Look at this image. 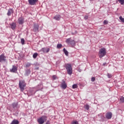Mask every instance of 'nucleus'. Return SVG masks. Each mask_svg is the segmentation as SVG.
Wrapping results in <instances>:
<instances>
[{
    "mask_svg": "<svg viewBox=\"0 0 124 124\" xmlns=\"http://www.w3.org/2000/svg\"><path fill=\"white\" fill-rule=\"evenodd\" d=\"M88 18H89V16H85L84 17V18L85 19V20H88Z\"/></svg>",
    "mask_w": 124,
    "mask_h": 124,
    "instance_id": "72a5a7b5",
    "label": "nucleus"
},
{
    "mask_svg": "<svg viewBox=\"0 0 124 124\" xmlns=\"http://www.w3.org/2000/svg\"><path fill=\"white\" fill-rule=\"evenodd\" d=\"M49 51V48H47V52H48Z\"/></svg>",
    "mask_w": 124,
    "mask_h": 124,
    "instance_id": "c9c22d12",
    "label": "nucleus"
},
{
    "mask_svg": "<svg viewBox=\"0 0 124 124\" xmlns=\"http://www.w3.org/2000/svg\"><path fill=\"white\" fill-rule=\"evenodd\" d=\"M62 45L61 44H58L57 46V48L58 49H61V48H62Z\"/></svg>",
    "mask_w": 124,
    "mask_h": 124,
    "instance_id": "6ab92c4d",
    "label": "nucleus"
},
{
    "mask_svg": "<svg viewBox=\"0 0 124 124\" xmlns=\"http://www.w3.org/2000/svg\"><path fill=\"white\" fill-rule=\"evenodd\" d=\"M77 84H74L72 86L73 89H77Z\"/></svg>",
    "mask_w": 124,
    "mask_h": 124,
    "instance_id": "c85d7f7f",
    "label": "nucleus"
},
{
    "mask_svg": "<svg viewBox=\"0 0 124 124\" xmlns=\"http://www.w3.org/2000/svg\"><path fill=\"white\" fill-rule=\"evenodd\" d=\"M99 57L101 59L106 55V49L105 48H102L99 51Z\"/></svg>",
    "mask_w": 124,
    "mask_h": 124,
    "instance_id": "f03ea898",
    "label": "nucleus"
},
{
    "mask_svg": "<svg viewBox=\"0 0 124 124\" xmlns=\"http://www.w3.org/2000/svg\"><path fill=\"white\" fill-rule=\"evenodd\" d=\"M64 67L66 68V71L69 75L72 74V65L70 63H65Z\"/></svg>",
    "mask_w": 124,
    "mask_h": 124,
    "instance_id": "f257e3e1",
    "label": "nucleus"
},
{
    "mask_svg": "<svg viewBox=\"0 0 124 124\" xmlns=\"http://www.w3.org/2000/svg\"><path fill=\"white\" fill-rule=\"evenodd\" d=\"M21 44H22V45H24V43H25V40L24 39H21Z\"/></svg>",
    "mask_w": 124,
    "mask_h": 124,
    "instance_id": "bb28decb",
    "label": "nucleus"
},
{
    "mask_svg": "<svg viewBox=\"0 0 124 124\" xmlns=\"http://www.w3.org/2000/svg\"><path fill=\"white\" fill-rule=\"evenodd\" d=\"M112 116H113V114L111 112H108L106 114V118L108 120H110L112 119Z\"/></svg>",
    "mask_w": 124,
    "mask_h": 124,
    "instance_id": "423d86ee",
    "label": "nucleus"
},
{
    "mask_svg": "<svg viewBox=\"0 0 124 124\" xmlns=\"http://www.w3.org/2000/svg\"><path fill=\"white\" fill-rule=\"evenodd\" d=\"M19 88L21 92H23L25 90V87H26V83L24 80H20L19 83Z\"/></svg>",
    "mask_w": 124,
    "mask_h": 124,
    "instance_id": "7ed1b4c3",
    "label": "nucleus"
},
{
    "mask_svg": "<svg viewBox=\"0 0 124 124\" xmlns=\"http://www.w3.org/2000/svg\"><path fill=\"white\" fill-rule=\"evenodd\" d=\"M118 1L122 5L124 4V0H118Z\"/></svg>",
    "mask_w": 124,
    "mask_h": 124,
    "instance_id": "393cba45",
    "label": "nucleus"
},
{
    "mask_svg": "<svg viewBox=\"0 0 124 124\" xmlns=\"http://www.w3.org/2000/svg\"><path fill=\"white\" fill-rule=\"evenodd\" d=\"M61 88L63 89V90H65L66 88H67V85L65 83V81H63V82L61 84Z\"/></svg>",
    "mask_w": 124,
    "mask_h": 124,
    "instance_id": "1a4fd4ad",
    "label": "nucleus"
},
{
    "mask_svg": "<svg viewBox=\"0 0 124 124\" xmlns=\"http://www.w3.org/2000/svg\"><path fill=\"white\" fill-rule=\"evenodd\" d=\"M66 43L67 44H70L71 45H75V41L72 39L71 38H68L66 40Z\"/></svg>",
    "mask_w": 124,
    "mask_h": 124,
    "instance_id": "39448f33",
    "label": "nucleus"
},
{
    "mask_svg": "<svg viewBox=\"0 0 124 124\" xmlns=\"http://www.w3.org/2000/svg\"><path fill=\"white\" fill-rule=\"evenodd\" d=\"M12 106L13 108H17V106H18V103H14L12 104Z\"/></svg>",
    "mask_w": 124,
    "mask_h": 124,
    "instance_id": "f3484780",
    "label": "nucleus"
},
{
    "mask_svg": "<svg viewBox=\"0 0 124 124\" xmlns=\"http://www.w3.org/2000/svg\"><path fill=\"white\" fill-rule=\"evenodd\" d=\"M86 110H89L90 109V106L88 104L84 106Z\"/></svg>",
    "mask_w": 124,
    "mask_h": 124,
    "instance_id": "412c9836",
    "label": "nucleus"
},
{
    "mask_svg": "<svg viewBox=\"0 0 124 124\" xmlns=\"http://www.w3.org/2000/svg\"><path fill=\"white\" fill-rule=\"evenodd\" d=\"M63 51L66 56H68V51L65 48H63Z\"/></svg>",
    "mask_w": 124,
    "mask_h": 124,
    "instance_id": "a211bd4d",
    "label": "nucleus"
},
{
    "mask_svg": "<svg viewBox=\"0 0 124 124\" xmlns=\"http://www.w3.org/2000/svg\"><path fill=\"white\" fill-rule=\"evenodd\" d=\"M79 72H81V70H79Z\"/></svg>",
    "mask_w": 124,
    "mask_h": 124,
    "instance_id": "e433bc0d",
    "label": "nucleus"
},
{
    "mask_svg": "<svg viewBox=\"0 0 124 124\" xmlns=\"http://www.w3.org/2000/svg\"><path fill=\"white\" fill-rule=\"evenodd\" d=\"M103 64L104 66H105V65H107V63H104Z\"/></svg>",
    "mask_w": 124,
    "mask_h": 124,
    "instance_id": "f704fd0d",
    "label": "nucleus"
},
{
    "mask_svg": "<svg viewBox=\"0 0 124 124\" xmlns=\"http://www.w3.org/2000/svg\"><path fill=\"white\" fill-rule=\"evenodd\" d=\"M31 66V63L28 62L26 64V67H30Z\"/></svg>",
    "mask_w": 124,
    "mask_h": 124,
    "instance_id": "7c9ffc66",
    "label": "nucleus"
},
{
    "mask_svg": "<svg viewBox=\"0 0 124 124\" xmlns=\"http://www.w3.org/2000/svg\"><path fill=\"white\" fill-rule=\"evenodd\" d=\"M47 124H48V122H47Z\"/></svg>",
    "mask_w": 124,
    "mask_h": 124,
    "instance_id": "4c0bfd02",
    "label": "nucleus"
},
{
    "mask_svg": "<svg viewBox=\"0 0 124 124\" xmlns=\"http://www.w3.org/2000/svg\"><path fill=\"white\" fill-rule=\"evenodd\" d=\"M91 81L92 82H94V81H95V78L92 77L91 78Z\"/></svg>",
    "mask_w": 124,
    "mask_h": 124,
    "instance_id": "c756f323",
    "label": "nucleus"
},
{
    "mask_svg": "<svg viewBox=\"0 0 124 124\" xmlns=\"http://www.w3.org/2000/svg\"><path fill=\"white\" fill-rule=\"evenodd\" d=\"M108 24V21L107 20H104V25H107Z\"/></svg>",
    "mask_w": 124,
    "mask_h": 124,
    "instance_id": "473e14b6",
    "label": "nucleus"
},
{
    "mask_svg": "<svg viewBox=\"0 0 124 124\" xmlns=\"http://www.w3.org/2000/svg\"><path fill=\"white\" fill-rule=\"evenodd\" d=\"M11 29H12V30H14L15 29V28H16V24L13 23H12L11 25Z\"/></svg>",
    "mask_w": 124,
    "mask_h": 124,
    "instance_id": "2eb2a0df",
    "label": "nucleus"
},
{
    "mask_svg": "<svg viewBox=\"0 0 124 124\" xmlns=\"http://www.w3.org/2000/svg\"><path fill=\"white\" fill-rule=\"evenodd\" d=\"M12 14H13V10L12 9H9L8 10L7 16H11Z\"/></svg>",
    "mask_w": 124,
    "mask_h": 124,
    "instance_id": "ddd939ff",
    "label": "nucleus"
},
{
    "mask_svg": "<svg viewBox=\"0 0 124 124\" xmlns=\"http://www.w3.org/2000/svg\"><path fill=\"white\" fill-rule=\"evenodd\" d=\"M38 0H28V2L30 5H35Z\"/></svg>",
    "mask_w": 124,
    "mask_h": 124,
    "instance_id": "0eeeda50",
    "label": "nucleus"
},
{
    "mask_svg": "<svg viewBox=\"0 0 124 124\" xmlns=\"http://www.w3.org/2000/svg\"><path fill=\"white\" fill-rule=\"evenodd\" d=\"M5 62V56H4V54L0 55V62Z\"/></svg>",
    "mask_w": 124,
    "mask_h": 124,
    "instance_id": "9d476101",
    "label": "nucleus"
},
{
    "mask_svg": "<svg viewBox=\"0 0 124 124\" xmlns=\"http://www.w3.org/2000/svg\"><path fill=\"white\" fill-rule=\"evenodd\" d=\"M52 79L53 80H57V79H58V77H57L56 75H53L52 76Z\"/></svg>",
    "mask_w": 124,
    "mask_h": 124,
    "instance_id": "5701e85b",
    "label": "nucleus"
},
{
    "mask_svg": "<svg viewBox=\"0 0 124 124\" xmlns=\"http://www.w3.org/2000/svg\"><path fill=\"white\" fill-rule=\"evenodd\" d=\"M120 101L121 102H122V103H124V97H121L120 98Z\"/></svg>",
    "mask_w": 124,
    "mask_h": 124,
    "instance_id": "a878e982",
    "label": "nucleus"
},
{
    "mask_svg": "<svg viewBox=\"0 0 124 124\" xmlns=\"http://www.w3.org/2000/svg\"><path fill=\"white\" fill-rule=\"evenodd\" d=\"M61 15H57L53 17V19H54V20H56V21H60V20H61Z\"/></svg>",
    "mask_w": 124,
    "mask_h": 124,
    "instance_id": "9b49d317",
    "label": "nucleus"
},
{
    "mask_svg": "<svg viewBox=\"0 0 124 124\" xmlns=\"http://www.w3.org/2000/svg\"><path fill=\"white\" fill-rule=\"evenodd\" d=\"M39 29V26L38 24H34V31H38Z\"/></svg>",
    "mask_w": 124,
    "mask_h": 124,
    "instance_id": "4468645a",
    "label": "nucleus"
},
{
    "mask_svg": "<svg viewBox=\"0 0 124 124\" xmlns=\"http://www.w3.org/2000/svg\"><path fill=\"white\" fill-rule=\"evenodd\" d=\"M11 124H19V121L17 120H14Z\"/></svg>",
    "mask_w": 124,
    "mask_h": 124,
    "instance_id": "dca6fc26",
    "label": "nucleus"
},
{
    "mask_svg": "<svg viewBox=\"0 0 124 124\" xmlns=\"http://www.w3.org/2000/svg\"><path fill=\"white\" fill-rule=\"evenodd\" d=\"M108 78H111V77H113V75L111 74L108 73Z\"/></svg>",
    "mask_w": 124,
    "mask_h": 124,
    "instance_id": "cd10ccee",
    "label": "nucleus"
},
{
    "mask_svg": "<svg viewBox=\"0 0 124 124\" xmlns=\"http://www.w3.org/2000/svg\"><path fill=\"white\" fill-rule=\"evenodd\" d=\"M71 124H78V122L76 121L72 122Z\"/></svg>",
    "mask_w": 124,
    "mask_h": 124,
    "instance_id": "2f4dec72",
    "label": "nucleus"
},
{
    "mask_svg": "<svg viewBox=\"0 0 124 124\" xmlns=\"http://www.w3.org/2000/svg\"><path fill=\"white\" fill-rule=\"evenodd\" d=\"M41 51L42 52H43V53H46V52H47V49L45 48H43Z\"/></svg>",
    "mask_w": 124,
    "mask_h": 124,
    "instance_id": "b1692460",
    "label": "nucleus"
},
{
    "mask_svg": "<svg viewBox=\"0 0 124 124\" xmlns=\"http://www.w3.org/2000/svg\"><path fill=\"white\" fill-rule=\"evenodd\" d=\"M18 22L20 25L24 24V18L23 17H19L18 18Z\"/></svg>",
    "mask_w": 124,
    "mask_h": 124,
    "instance_id": "f8f14e48",
    "label": "nucleus"
},
{
    "mask_svg": "<svg viewBox=\"0 0 124 124\" xmlns=\"http://www.w3.org/2000/svg\"><path fill=\"white\" fill-rule=\"evenodd\" d=\"M47 120V117L46 116H42L37 120L38 123L39 124H43L45 123V121Z\"/></svg>",
    "mask_w": 124,
    "mask_h": 124,
    "instance_id": "20e7f679",
    "label": "nucleus"
},
{
    "mask_svg": "<svg viewBox=\"0 0 124 124\" xmlns=\"http://www.w3.org/2000/svg\"><path fill=\"white\" fill-rule=\"evenodd\" d=\"M37 56H38V54L37 53H34L33 54V59H36V57H37Z\"/></svg>",
    "mask_w": 124,
    "mask_h": 124,
    "instance_id": "aec40b11",
    "label": "nucleus"
},
{
    "mask_svg": "<svg viewBox=\"0 0 124 124\" xmlns=\"http://www.w3.org/2000/svg\"><path fill=\"white\" fill-rule=\"evenodd\" d=\"M119 19L121 21V22H122V23H124V18H123L122 16H120L119 17Z\"/></svg>",
    "mask_w": 124,
    "mask_h": 124,
    "instance_id": "4be33fe9",
    "label": "nucleus"
},
{
    "mask_svg": "<svg viewBox=\"0 0 124 124\" xmlns=\"http://www.w3.org/2000/svg\"><path fill=\"white\" fill-rule=\"evenodd\" d=\"M10 71L13 73H16L17 72V67L15 65H13L12 68L10 69Z\"/></svg>",
    "mask_w": 124,
    "mask_h": 124,
    "instance_id": "6e6552de",
    "label": "nucleus"
}]
</instances>
